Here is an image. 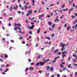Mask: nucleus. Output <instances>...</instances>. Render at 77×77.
<instances>
[{
    "label": "nucleus",
    "mask_w": 77,
    "mask_h": 77,
    "mask_svg": "<svg viewBox=\"0 0 77 77\" xmlns=\"http://www.w3.org/2000/svg\"><path fill=\"white\" fill-rule=\"evenodd\" d=\"M58 50H59L58 49L56 50L55 51H54V53H57L58 52Z\"/></svg>",
    "instance_id": "nucleus-8"
},
{
    "label": "nucleus",
    "mask_w": 77,
    "mask_h": 77,
    "mask_svg": "<svg viewBox=\"0 0 77 77\" xmlns=\"http://www.w3.org/2000/svg\"><path fill=\"white\" fill-rule=\"evenodd\" d=\"M66 55H63V56H62V57H63V58H64V57H65V56H66Z\"/></svg>",
    "instance_id": "nucleus-38"
},
{
    "label": "nucleus",
    "mask_w": 77,
    "mask_h": 77,
    "mask_svg": "<svg viewBox=\"0 0 77 77\" xmlns=\"http://www.w3.org/2000/svg\"><path fill=\"white\" fill-rule=\"evenodd\" d=\"M73 11V8H71V9L69 11L70 12H71V11Z\"/></svg>",
    "instance_id": "nucleus-26"
},
{
    "label": "nucleus",
    "mask_w": 77,
    "mask_h": 77,
    "mask_svg": "<svg viewBox=\"0 0 77 77\" xmlns=\"http://www.w3.org/2000/svg\"><path fill=\"white\" fill-rule=\"evenodd\" d=\"M58 54H59V55L61 54V52H58Z\"/></svg>",
    "instance_id": "nucleus-42"
},
{
    "label": "nucleus",
    "mask_w": 77,
    "mask_h": 77,
    "mask_svg": "<svg viewBox=\"0 0 77 77\" xmlns=\"http://www.w3.org/2000/svg\"><path fill=\"white\" fill-rule=\"evenodd\" d=\"M5 58L6 59H7V58H8V55L6 54L5 55Z\"/></svg>",
    "instance_id": "nucleus-23"
},
{
    "label": "nucleus",
    "mask_w": 77,
    "mask_h": 77,
    "mask_svg": "<svg viewBox=\"0 0 77 77\" xmlns=\"http://www.w3.org/2000/svg\"><path fill=\"white\" fill-rule=\"evenodd\" d=\"M17 27H15L14 29V30H15V29L17 30Z\"/></svg>",
    "instance_id": "nucleus-43"
},
{
    "label": "nucleus",
    "mask_w": 77,
    "mask_h": 77,
    "mask_svg": "<svg viewBox=\"0 0 77 77\" xmlns=\"http://www.w3.org/2000/svg\"><path fill=\"white\" fill-rule=\"evenodd\" d=\"M13 20V17L10 18H9V20Z\"/></svg>",
    "instance_id": "nucleus-28"
},
{
    "label": "nucleus",
    "mask_w": 77,
    "mask_h": 77,
    "mask_svg": "<svg viewBox=\"0 0 77 77\" xmlns=\"http://www.w3.org/2000/svg\"><path fill=\"white\" fill-rule=\"evenodd\" d=\"M57 20L59 21V19H56L54 21V22H56V21Z\"/></svg>",
    "instance_id": "nucleus-39"
},
{
    "label": "nucleus",
    "mask_w": 77,
    "mask_h": 77,
    "mask_svg": "<svg viewBox=\"0 0 77 77\" xmlns=\"http://www.w3.org/2000/svg\"><path fill=\"white\" fill-rule=\"evenodd\" d=\"M63 45V48H65V45H63V44H62Z\"/></svg>",
    "instance_id": "nucleus-51"
},
{
    "label": "nucleus",
    "mask_w": 77,
    "mask_h": 77,
    "mask_svg": "<svg viewBox=\"0 0 77 77\" xmlns=\"http://www.w3.org/2000/svg\"><path fill=\"white\" fill-rule=\"evenodd\" d=\"M19 39H23V37H22L21 38H19Z\"/></svg>",
    "instance_id": "nucleus-40"
},
{
    "label": "nucleus",
    "mask_w": 77,
    "mask_h": 77,
    "mask_svg": "<svg viewBox=\"0 0 77 77\" xmlns=\"http://www.w3.org/2000/svg\"><path fill=\"white\" fill-rule=\"evenodd\" d=\"M46 74V75H47V76H49V75H50V74L48 73H47Z\"/></svg>",
    "instance_id": "nucleus-25"
},
{
    "label": "nucleus",
    "mask_w": 77,
    "mask_h": 77,
    "mask_svg": "<svg viewBox=\"0 0 77 77\" xmlns=\"http://www.w3.org/2000/svg\"><path fill=\"white\" fill-rule=\"evenodd\" d=\"M17 30H21V28L20 27H18Z\"/></svg>",
    "instance_id": "nucleus-24"
},
{
    "label": "nucleus",
    "mask_w": 77,
    "mask_h": 77,
    "mask_svg": "<svg viewBox=\"0 0 77 77\" xmlns=\"http://www.w3.org/2000/svg\"><path fill=\"white\" fill-rule=\"evenodd\" d=\"M17 13H18V14H21V12H20V11H18L17 12Z\"/></svg>",
    "instance_id": "nucleus-45"
},
{
    "label": "nucleus",
    "mask_w": 77,
    "mask_h": 77,
    "mask_svg": "<svg viewBox=\"0 0 77 77\" xmlns=\"http://www.w3.org/2000/svg\"><path fill=\"white\" fill-rule=\"evenodd\" d=\"M57 5H58L59 4V1H58V2H57Z\"/></svg>",
    "instance_id": "nucleus-31"
},
{
    "label": "nucleus",
    "mask_w": 77,
    "mask_h": 77,
    "mask_svg": "<svg viewBox=\"0 0 77 77\" xmlns=\"http://www.w3.org/2000/svg\"><path fill=\"white\" fill-rule=\"evenodd\" d=\"M72 56L75 57V60H77V55H76V54H75V53H74L73 54Z\"/></svg>",
    "instance_id": "nucleus-2"
},
{
    "label": "nucleus",
    "mask_w": 77,
    "mask_h": 77,
    "mask_svg": "<svg viewBox=\"0 0 77 77\" xmlns=\"http://www.w3.org/2000/svg\"><path fill=\"white\" fill-rule=\"evenodd\" d=\"M67 69V68L66 67L65 68H63V70H64V71H65Z\"/></svg>",
    "instance_id": "nucleus-20"
},
{
    "label": "nucleus",
    "mask_w": 77,
    "mask_h": 77,
    "mask_svg": "<svg viewBox=\"0 0 77 77\" xmlns=\"http://www.w3.org/2000/svg\"><path fill=\"white\" fill-rule=\"evenodd\" d=\"M48 24L49 26H51V22H48Z\"/></svg>",
    "instance_id": "nucleus-16"
},
{
    "label": "nucleus",
    "mask_w": 77,
    "mask_h": 77,
    "mask_svg": "<svg viewBox=\"0 0 77 77\" xmlns=\"http://www.w3.org/2000/svg\"><path fill=\"white\" fill-rule=\"evenodd\" d=\"M64 27H66V24H65V25H64Z\"/></svg>",
    "instance_id": "nucleus-56"
},
{
    "label": "nucleus",
    "mask_w": 77,
    "mask_h": 77,
    "mask_svg": "<svg viewBox=\"0 0 77 77\" xmlns=\"http://www.w3.org/2000/svg\"><path fill=\"white\" fill-rule=\"evenodd\" d=\"M73 2V0H72L71 2H70V1H69V5H71V3Z\"/></svg>",
    "instance_id": "nucleus-12"
},
{
    "label": "nucleus",
    "mask_w": 77,
    "mask_h": 77,
    "mask_svg": "<svg viewBox=\"0 0 77 77\" xmlns=\"http://www.w3.org/2000/svg\"><path fill=\"white\" fill-rule=\"evenodd\" d=\"M65 7V5L63 4L62 5V6L61 7L62 8H63Z\"/></svg>",
    "instance_id": "nucleus-22"
},
{
    "label": "nucleus",
    "mask_w": 77,
    "mask_h": 77,
    "mask_svg": "<svg viewBox=\"0 0 77 77\" xmlns=\"http://www.w3.org/2000/svg\"><path fill=\"white\" fill-rule=\"evenodd\" d=\"M77 24L75 25V30H76V29H77Z\"/></svg>",
    "instance_id": "nucleus-27"
},
{
    "label": "nucleus",
    "mask_w": 77,
    "mask_h": 77,
    "mask_svg": "<svg viewBox=\"0 0 77 77\" xmlns=\"http://www.w3.org/2000/svg\"><path fill=\"white\" fill-rule=\"evenodd\" d=\"M53 69H54V67H51V69L50 71H53Z\"/></svg>",
    "instance_id": "nucleus-11"
},
{
    "label": "nucleus",
    "mask_w": 77,
    "mask_h": 77,
    "mask_svg": "<svg viewBox=\"0 0 77 77\" xmlns=\"http://www.w3.org/2000/svg\"><path fill=\"white\" fill-rule=\"evenodd\" d=\"M49 29L50 30H51V31H52V30H54V29H51V27H49Z\"/></svg>",
    "instance_id": "nucleus-36"
},
{
    "label": "nucleus",
    "mask_w": 77,
    "mask_h": 77,
    "mask_svg": "<svg viewBox=\"0 0 77 77\" xmlns=\"http://www.w3.org/2000/svg\"><path fill=\"white\" fill-rule=\"evenodd\" d=\"M55 23H54L53 25H52V29H54L55 27Z\"/></svg>",
    "instance_id": "nucleus-6"
},
{
    "label": "nucleus",
    "mask_w": 77,
    "mask_h": 77,
    "mask_svg": "<svg viewBox=\"0 0 77 77\" xmlns=\"http://www.w3.org/2000/svg\"><path fill=\"white\" fill-rule=\"evenodd\" d=\"M38 72H40V73H41V72H42V71H41V70H38Z\"/></svg>",
    "instance_id": "nucleus-46"
},
{
    "label": "nucleus",
    "mask_w": 77,
    "mask_h": 77,
    "mask_svg": "<svg viewBox=\"0 0 77 77\" xmlns=\"http://www.w3.org/2000/svg\"><path fill=\"white\" fill-rule=\"evenodd\" d=\"M28 7L27 6V5H26L25 6V8L24 9H26Z\"/></svg>",
    "instance_id": "nucleus-15"
},
{
    "label": "nucleus",
    "mask_w": 77,
    "mask_h": 77,
    "mask_svg": "<svg viewBox=\"0 0 77 77\" xmlns=\"http://www.w3.org/2000/svg\"><path fill=\"white\" fill-rule=\"evenodd\" d=\"M30 11H31V10H30L29 11H28L27 13H28V14H29Z\"/></svg>",
    "instance_id": "nucleus-60"
},
{
    "label": "nucleus",
    "mask_w": 77,
    "mask_h": 77,
    "mask_svg": "<svg viewBox=\"0 0 77 77\" xmlns=\"http://www.w3.org/2000/svg\"><path fill=\"white\" fill-rule=\"evenodd\" d=\"M57 77H60V75L59 74H57Z\"/></svg>",
    "instance_id": "nucleus-35"
},
{
    "label": "nucleus",
    "mask_w": 77,
    "mask_h": 77,
    "mask_svg": "<svg viewBox=\"0 0 77 77\" xmlns=\"http://www.w3.org/2000/svg\"><path fill=\"white\" fill-rule=\"evenodd\" d=\"M22 15H24V11H22Z\"/></svg>",
    "instance_id": "nucleus-57"
},
{
    "label": "nucleus",
    "mask_w": 77,
    "mask_h": 77,
    "mask_svg": "<svg viewBox=\"0 0 77 77\" xmlns=\"http://www.w3.org/2000/svg\"><path fill=\"white\" fill-rule=\"evenodd\" d=\"M28 33L29 34H31V33H32V32H29Z\"/></svg>",
    "instance_id": "nucleus-54"
},
{
    "label": "nucleus",
    "mask_w": 77,
    "mask_h": 77,
    "mask_svg": "<svg viewBox=\"0 0 77 77\" xmlns=\"http://www.w3.org/2000/svg\"><path fill=\"white\" fill-rule=\"evenodd\" d=\"M32 3L33 4H34V3H35V0H33L32 1Z\"/></svg>",
    "instance_id": "nucleus-44"
},
{
    "label": "nucleus",
    "mask_w": 77,
    "mask_h": 77,
    "mask_svg": "<svg viewBox=\"0 0 77 77\" xmlns=\"http://www.w3.org/2000/svg\"><path fill=\"white\" fill-rule=\"evenodd\" d=\"M4 15L5 16V17H6V14L5 13L4 14Z\"/></svg>",
    "instance_id": "nucleus-63"
},
{
    "label": "nucleus",
    "mask_w": 77,
    "mask_h": 77,
    "mask_svg": "<svg viewBox=\"0 0 77 77\" xmlns=\"http://www.w3.org/2000/svg\"><path fill=\"white\" fill-rule=\"evenodd\" d=\"M39 64H40L39 62L36 63L35 65L36 66H38Z\"/></svg>",
    "instance_id": "nucleus-10"
},
{
    "label": "nucleus",
    "mask_w": 77,
    "mask_h": 77,
    "mask_svg": "<svg viewBox=\"0 0 77 77\" xmlns=\"http://www.w3.org/2000/svg\"><path fill=\"white\" fill-rule=\"evenodd\" d=\"M17 8H18V5H16V8H15V6H14L13 7V9L15 10L17 9Z\"/></svg>",
    "instance_id": "nucleus-3"
},
{
    "label": "nucleus",
    "mask_w": 77,
    "mask_h": 77,
    "mask_svg": "<svg viewBox=\"0 0 77 77\" xmlns=\"http://www.w3.org/2000/svg\"><path fill=\"white\" fill-rule=\"evenodd\" d=\"M12 5H11V7H10V11H11V10L12 9Z\"/></svg>",
    "instance_id": "nucleus-29"
},
{
    "label": "nucleus",
    "mask_w": 77,
    "mask_h": 77,
    "mask_svg": "<svg viewBox=\"0 0 77 77\" xmlns=\"http://www.w3.org/2000/svg\"><path fill=\"white\" fill-rule=\"evenodd\" d=\"M8 66H9V64H6L5 67H7Z\"/></svg>",
    "instance_id": "nucleus-34"
},
{
    "label": "nucleus",
    "mask_w": 77,
    "mask_h": 77,
    "mask_svg": "<svg viewBox=\"0 0 77 77\" xmlns=\"http://www.w3.org/2000/svg\"><path fill=\"white\" fill-rule=\"evenodd\" d=\"M54 36V34H52L51 35V37H53Z\"/></svg>",
    "instance_id": "nucleus-33"
},
{
    "label": "nucleus",
    "mask_w": 77,
    "mask_h": 77,
    "mask_svg": "<svg viewBox=\"0 0 77 77\" xmlns=\"http://www.w3.org/2000/svg\"><path fill=\"white\" fill-rule=\"evenodd\" d=\"M67 28L68 31H69V30L71 29V26H68Z\"/></svg>",
    "instance_id": "nucleus-4"
},
{
    "label": "nucleus",
    "mask_w": 77,
    "mask_h": 77,
    "mask_svg": "<svg viewBox=\"0 0 77 77\" xmlns=\"http://www.w3.org/2000/svg\"><path fill=\"white\" fill-rule=\"evenodd\" d=\"M63 11H68V9L67 8H66V10H65V9H63Z\"/></svg>",
    "instance_id": "nucleus-18"
},
{
    "label": "nucleus",
    "mask_w": 77,
    "mask_h": 77,
    "mask_svg": "<svg viewBox=\"0 0 77 77\" xmlns=\"http://www.w3.org/2000/svg\"><path fill=\"white\" fill-rule=\"evenodd\" d=\"M45 43L46 44H48V42H45Z\"/></svg>",
    "instance_id": "nucleus-61"
},
{
    "label": "nucleus",
    "mask_w": 77,
    "mask_h": 77,
    "mask_svg": "<svg viewBox=\"0 0 77 77\" xmlns=\"http://www.w3.org/2000/svg\"><path fill=\"white\" fill-rule=\"evenodd\" d=\"M25 71L26 72H27V71H28V69H27V68H26Z\"/></svg>",
    "instance_id": "nucleus-37"
},
{
    "label": "nucleus",
    "mask_w": 77,
    "mask_h": 77,
    "mask_svg": "<svg viewBox=\"0 0 77 77\" xmlns=\"http://www.w3.org/2000/svg\"><path fill=\"white\" fill-rule=\"evenodd\" d=\"M42 60H45V58H43L42 59Z\"/></svg>",
    "instance_id": "nucleus-49"
},
{
    "label": "nucleus",
    "mask_w": 77,
    "mask_h": 77,
    "mask_svg": "<svg viewBox=\"0 0 77 77\" xmlns=\"http://www.w3.org/2000/svg\"><path fill=\"white\" fill-rule=\"evenodd\" d=\"M62 42H60V46H61V47H62V46H63L62 45Z\"/></svg>",
    "instance_id": "nucleus-50"
},
{
    "label": "nucleus",
    "mask_w": 77,
    "mask_h": 77,
    "mask_svg": "<svg viewBox=\"0 0 77 77\" xmlns=\"http://www.w3.org/2000/svg\"><path fill=\"white\" fill-rule=\"evenodd\" d=\"M32 61V60H31L30 59H29L28 60V62H31Z\"/></svg>",
    "instance_id": "nucleus-47"
},
{
    "label": "nucleus",
    "mask_w": 77,
    "mask_h": 77,
    "mask_svg": "<svg viewBox=\"0 0 77 77\" xmlns=\"http://www.w3.org/2000/svg\"><path fill=\"white\" fill-rule=\"evenodd\" d=\"M49 60L50 59H48L46 60H45L43 62H39V63L40 64V65H44V63H45V62H46V63H47Z\"/></svg>",
    "instance_id": "nucleus-1"
},
{
    "label": "nucleus",
    "mask_w": 77,
    "mask_h": 77,
    "mask_svg": "<svg viewBox=\"0 0 77 77\" xmlns=\"http://www.w3.org/2000/svg\"><path fill=\"white\" fill-rule=\"evenodd\" d=\"M55 62H56V60H53V61H51V62H52V63Z\"/></svg>",
    "instance_id": "nucleus-32"
},
{
    "label": "nucleus",
    "mask_w": 77,
    "mask_h": 77,
    "mask_svg": "<svg viewBox=\"0 0 77 77\" xmlns=\"http://www.w3.org/2000/svg\"><path fill=\"white\" fill-rule=\"evenodd\" d=\"M71 18H72V19L74 18H75V16L74 15H72L71 16Z\"/></svg>",
    "instance_id": "nucleus-14"
},
{
    "label": "nucleus",
    "mask_w": 77,
    "mask_h": 77,
    "mask_svg": "<svg viewBox=\"0 0 77 77\" xmlns=\"http://www.w3.org/2000/svg\"><path fill=\"white\" fill-rule=\"evenodd\" d=\"M30 69L31 70V71H33V68H32V67H30V68L29 69V70H30Z\"/></svg>",
    "instance_id": "nucleus-13"
},
{
    "label": "nucleus",
    "mask_w": 77,
    "mask_h": 77,
    "mask_svg": "<svg viewBox=\"0 0 77 77\" xmlns=\"http://www.w3.org/2000/svg\"><path fill=\"white\" fill-rule=\"evenodd\" d=\"M65 53H67V51H65L64 52H62V55H64V54H65Z\"/></svg>",
    "instance_id": "nucleus-5"
},
{
    "label": "nucleus",
    "mask_w": 77,
    "mask_h": 77,
    "mask_svg": "<svg viewBox=\"0 0 77 77\" xmlns=\"http://www.w3.org/2000/svg\"><path fill=\"white\" fill-rule=\"evenodd\" d=\"M6 36H9V34H6Z\"/></svg>",
    "instance_id": "nucleus-53"
},
{
    "label": "nucleus",
    "mask_w": 77,
    "mask_h": 77,
    "mask_svg": "<svg viewBox=\"0 0 77 77\" xmlns=\"http://www.w3.org/2000/svg\"><path fill=\"white\" fill-rule=\"evenodd\" d=\"M46 39H48V40H50V37H47L46 36Z\"/></svg>",
    "instance_id": "nucleus-19"
},
{
    "label": "nucleus",
    "mask_w": 77,
    "mask_h": 77,
    "mask_svg": "<svg viewBox=\"0 0 77 77\" xmlns=\"http://www.w3.org/2000/svg\"><path fill=\"white\" fill-rule=\"evenodd\" d=\"M29 15H30V13H28V14H26V16H27V17H28Z\"/></svg>",
    "instance_id": "nucleus-59"
},
{
    "label": "nucleus",
    "mask_w": 77,
    "mask_h": 77,
    "mask_svg": "<svg viewBox=\"0 0 77 77\" xmlns=\"http://www.w3.org/2000/svg\"><path fill=\"white\" fill-rule=\"evenodd\" d=\"M72 60L74 62H76V60H75L74 59H72Z\"/></svg>",
    "instance_id": "nucleus-52"
},
{
    "label": "nucleus",
    "mask_w": 77,
    "mask_h": 77,
    "mask_svg": "<svg viewBox=\"0 0 77 77\" xmlns=\"http://www.w3.org/2000/svg\"><path fill=\"white\" fill-rule=\"evenodd\" d=\"M47 69L48 70H49L50 69V66H47Z\"/></svg>",
    "instance_id": "nucleus-9"
},
{
    "label": "nucleus",
    "mask_w": 77,
    "mask_h": 77,
    "mask_svg": "<svg viewBox=\"0 0 77 77\" xmlns=\"http://www.w3.org/2000/svg\"><path fill=\"white\" fill-rule=\"evenodd\" d=\"M63 50H64V48H62V51H63Z\"/></svg>",
    "instance_id": "nucleus-64"
},
{
    "label": "nucleus",
    "mask_w": 77,
    "mask_h": 77,
    "mask_svg": "<svg viewBox=\"0 0 77 77\" xmlns=\"http://www.w3.org/2000/svg\"><path fill=\"white\" fill-rule=\"evenodd\" d=\"M40 28H38V29L37 30V32L38 33H39L40 32V31H39V30H40V29H39Z\"/></svg>",
    "instance_id": "nucleus-7"
},
{
    "label": "nucleus",
    "mask_w": 77,
    "mask_h": 77,
    "mask_svg": "<svg viewBox=\"0 0 77 77\" xmlns=\"http://www.w3.org/2000/svg\"><path fill=\"white\" fill-rule=\"evenodd\" d=\"M57 59V57H56L55 58H54V60H55V61H56V59Z\"/></svg>",
    "instance_id": "nucleus-48"
},
{
    "label": "nucleus",
    "mask_w": 77,
    "mask_h": 77,
    "mask_svg": "<svg viewBox=\"0 0 77 77\" xmlns=\"http://www.w3.org/2000/svg\"><path fill=\"white\" fill-rule=\"evenodd\" d=\"M9 70V68H8L7 69H6L5 70V72H7V71H8Z\"/></svg>",
    "instance_id": "nucleus-17"
},
{
    "label": "nucleus",
    "mask_w": 77,
    "mask_h": 77,
    "mask_svg": "<svg viewBox=\"0 0 77 77\" xmlns=\"http://www.w3.org/2000/svg\"><path fill=\"white\" fill-rule=\"evenodd\" d=\"M60 66H61V67H64V66L62 65V64H60Z\"/></svg>",
    "instance_id": "nucleus-30"
},
{
    "label": "nucleus",
    "mask_w": 77,
    "mask_h": 77,
    "mask_svg": "<svg viewBox=\"0 0 77 77\" xmlns=\"http://www.w3.org/2000/svg\"><path fill=\"white\" fill-rule=\"evenodd\" d=\"M75 16L76 17H77V14L76 13H75Z\"/></svg>",
    "instance_id": "nucleus-55"
},
{
    "label": "nucleus",
    "mask_w": 77,
    "mask_h": 77,
    "mask_svg": "<svg viewBox=\"0 0 77 77\" xmlns=\"http://www.w3.org/2000/svg\"><path fill=\"white\" fill-rule=\"evenodd\" d=\"M71 64H69V66H68L69 68H71Z\"/></svg>",
    "instance_id": "nucleus-21"
},
{
    "label": "nucleus",
    "mask_w": 77,
    "mask_h": 77,
    "mask_svg": "<svg viewBox=\"0 0 77 77\" xmlns=\"http://www.w3.org/2000/svg\"><path fill=\"white\" fill-rule=\"evenodd\" d=\"M8 26H11V23H9L8 24Z\"/></svg>",
    "instance_id": "nucleus-62"
},
{
    "label": "nucleus",
    "mask_w": 77,
    "mask_h": 77,
    "mask_svg": "<svg viewBox=\"0 0 77 77\" xmlns=\"http://www.w3.org/2000/svg\"><path fill=\"white\" fill-rule=\"evenodd\" d=\"M63 16H64V14H63V15L62 16L60 17V19H61V18H63Z\"/></svg>",
    "instance_id": "nucleus-41"
},
{
    "label": "nucleus",
    "mask_w": 77,
    "mask_h": 77,
    "mask_svg": "<svg viewBox=\"0 0 77 77\" xmlns=\"http://www.w3.org/2000/svg\"><path fill=\"white\" fill-rule=\"evenodd\" d=\"M14 26H15V27H16V26H17V24L16 23H14Z\"/></svg>",
    "instance_id": "nucleus-58"
}]
</instances>
